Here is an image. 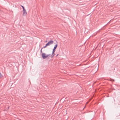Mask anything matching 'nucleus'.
Here are the masks:
<instances>
[{
    "label": "nucleus",
    "instance_id": "1",
    "mask_svg": "<svg viewBox=\"0 0 120 120\" xmlns=\"http://www.w3.org/2000/svg\"><path fill=\"white\" fill-rule=\"evenodd\" d=\"M41 56L43 59H45L47 57V56L46 55L45 53H42Z\"/></svg>",
    "mask_w": 120,
    "mask_h": 120
},
{
    "label": "nucleus",
    "instance_id": "2",
    "mask_svg": "<svg viewBox=\"0 0 120 120\" xmlns=\"http://www.w3.org/2000/svg\"><path fill=\"white\" fill-rule=\"evenodd\" d=\"M53 41L51 40L49 41L46 44V45H47L48 46H49L51 44H53Z\"/></svg>",
    "mask_w": 120,
    "mask_h": 120
},
{
    "label": "nucleus",
    "instance_id": "3",
    "mask_svg": "<svg viewBox=\"0 0 120 120\" xmlns=\"http://www.w3.org/2000/svg\"><path fill=\"white\" fill-rule=\"evenodd\" d=\"M55 51V49H53L52 55L51 56V58H52L55 56V54H54V53Z\"/></svg>",
    "mask_w": 120,
    "mask_h": 120
},
{
    "label": "nucleus",
    "instance_id": "4",
    "mask_svg": "<svg viewBox=\"0 0 120 120\" xmlns=\"http://www.w3.org/2000/svg\"><path fill=\"white\" fill-rule=\"evenodd\" d=\"M22 15L23 16H25L27 14V12L25 9L23 10Z\"/></svg>",
    "mask_w": 120,
    "mask_h": 120
},
{
    "label": "nucleus",
    "instance_id": "5",
    "mask_svg": "<svg viewBox=\"0 0 120 120\" xmlns=\"http://www.w3.org/2000/svg\"><path fill=\"white\" fill-rule=\"evenodd\" d=\"M107 80H108L111 81L112 82H113L115 81V80L114 79H112L111 78H110L109 79H107Z\"/></svg>",
    "mask_w": 120,
    "mask_h": 120
},
{
    "label": "nucleus",
    "instance_id": "6",
    "mask_svg": "<svg viewBox=\"0 0 120 120\" xmlns=\"http://www.w3.org/2000/svg\"><path fill=\"white\" fill-rule=\"evenodd\" d=\"M57 46H58V45L57 44H56L55 45V46H54L53 49H56V48L57 47Z\"/></svg>",
    "mask_w": 120,
    "mask_h": 120
},
{
    "label": "nucleus",
    "instance_id": "7",
    "mask_svg": "<svg viewBox=\"0 0 120 120\" xmlns=\"http://www.w3.org/2000/svg\"><path fill=\"white\" fill-rule=\"evenodd\" d=\"M47 46H48V45H46V44L45 45V46L43 47L42 48V49L44 48H46L47 47Z\"/></svg>",
    "mask_w": 120,
    "mask_h": 120
},
{
    "label": "nucleus",
    "instance_id": "8",
    "mask_svg": "<svg viewBox=\"0 0 120 120\" xmlns=\"http://www.w3.org/2000/svg\"><path fill=\"white\" fill-rule=\"evenodd\" d=\"M21 6L22 7L23 10H24L25 9V8L22 5H21Z\"/></svg>",
    "mask_w": 120,
    "mask_h": 120
},
{
    "label": "nucleus",
    "instance_id": "9",
    "mask_svg": "<svg viewBox=\"0 0 120 120\" xmlns=\"http://www.w3.org/2000/svg\"><path fill=\"white\" fill-rule=\"evenodd\" d=\"M47 57H48L49 56H51V54H48L47 55Z\"/></svg>",
    "mask_w": 120,
    "mask_h": 120
},
{
    "label": "nucleus",
    "instance_id": "10",
    "mask_svg": "<svg viewBox=\"0 0 120 120\" xmlns=\"http://www.w3.org/2000/svg\"><path fill=\"white\" fill-rule=\"evenodd\" d=\"M3 77L1 73L0 72V77Z\"/></svg>",
    "mask_w": 120,
    "mask_h": 120
},
{
    "label": "nucleus",
    "instance_id": "11",
    "mask_svg": "<svg viewBox=\"0 0 120 120\" xmlns=\"http://www.w3.org/2000/svg\"><path fill=\"white\" fill-rule=\"evenodd\" d=\"M42 48L41 49V50H40V53H42Z\"/></svg>",
    "mask_w": 120,
    "mask_h": 120
},
{
    "label": "nucleus",
    "instance_id": "12",
    "mask_svg": "<svg viewBox=\"0 0 120 120\" xmlns=\"http://www.w3.org/2000/svg\"><path fill=\"white\" fill-rule=\"evenodd\" d=\"M58 55V54H57L56 56V57H57Z\"/></svg>",
    "mask_w": 120,
    "mask_h": 120
},
{
    "label": "nucleus",
    "instance_id": "13",
    "mask_svg": "<svg viewBox=\"0 0 120 120\" xmlns=\"http://www.w3.org/2000/svg\"><path fill=\"white\" fill-rule=\"evenodd\" d=\"M9 106H8V109H9Z\"/></svg>",
    "mask_w": 120,
    "mask_h": 120
},
{
    "label": "nucleus",
    "instance_id": "14",
    "mask_svg": "<svg viewBox=\"0 0 120 120\" xmlns=\"http://www.w3.org/2000/svg\"><path fill=\"white\" fill-rule=\"evenodd\" d=\"M118 105H120V104H119L118 103Z\"/></svg>",
    "mask_w": 120,
    "mask_h": 120
},
{
    "label": "nucleus",
    "instance_id": "15",
    "mask_svg": "<svg viewBox=\"0 0 120 120\" xmlns=\"http://www.w3.org/2000/svg\"><path fill=\"white\" fill-rule=\"evenodd\" d=\"M85 108V107H84V108L83 109H84V108Z\"/></svg>",
    "mask_w": 120,
    "mask_h": 120
}]
</instances>
